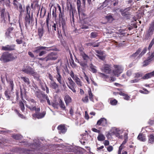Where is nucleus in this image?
Instances as JSON below:
<instances>
[{"mask_svg":"<svg viewBox=\"0 0 154 154\" xmlns=\"http://www.w3.org/2000/svg\"><path fill=\"white\" fill-rule=\"evenodd\" d=\"M17 58L13 54L7 52H4L1 55L0 60L2 62L5 63L11 61Z\"/></svg>","mask_w":154,"mask_h":154,"instance_id":"obj_1","label":"nucleus"},{"mask_svg":"<svg viewBox=\"0 0 154 154\" xmlns=\"http://www.w3.org/2000/svg\"><path fill=\"white\" fill-rule=\"evenodd\" d=\"M76 5L79 20H83L86 18V14L84 13L83 10L81 8V3L80 0H77Z\"/></svg>","mask_w":154,"mask_h":154,"instance_id":"obj_2","label":"nucleus"},{"mask_svg":"<svg viewBox=\"0 0 154 154\" xmlns=\"http://www.w3.org/2000/svg\"><path fill=\"white\" fill-rule=\"evenodd\" d=\"M67 9L69 10V16L71 23H72V22L74 23V13L76 12V10L75 8L72 7V4L70 3H67Z\"/></svg>","mask_w":154,"mask_h":154,"instance_id":"obj_3","label":"nucleus"},{"mask_svg":"<svg viewBox=\"0 0 154 154\" xmlns=\"http://www.w3.org/2000/svg\"><path fill=\"white\" fill-rule=\"evenodd\" d=\"M154 31V20L149 24V29L146 31L145 35L146 38L147 39L149 38L153 35Z\"/></svg>","mask_w":154,"mask_h":154,"instance_id":"obj_4","label":"nucleus"},{"mask_svg":"<svg viewBox=\"0 0 154 154\" xmlns=\"http://www.w3.org/2000/svg\"><path fill=\"white\" fill-rule=\"evenodd\" d=\"M15 30L13 27L8 28L6 31L5 35L6 38L8 39L12 38L15 35Z\"/></svg>","mask_w":154,"mask_h":154,"instance_id":"obj_5","label":"nucleus"},{"mask_svg":"<svg viewBox=\"0 0 154 154\" xmlns=\"http://www.w3.org/2000/svg\"><path fill=\"white\" fill-rule=\"evenodd\" d=\"M115 69L113 71V74L117 76L121 73L123 71V69L122 67L120 65H115L114 66Z\"/></svg>","mask_w":154,"mask_h":154,"instance_id":"obj_6","label":"nucleus"},{"mask_svg":"<svg viewBox=\"0 0 154 154\" xmlns=\"http://www.w3.org/2000/svg\"><path fill=\"white\" fill-rule=\"evenodd\" d=\"M22 71L24 72L29 75L35 73L34 69L29 66H26L24 67L22 69Z\"/></svg>","mask_w":154,"mask_h":154,"instance_id":"obj_7","label":"nucleus"},{"mask_svg":"<svg viewBox=\"0 0 154 154\" xmlns=\"http://www.w3.org/2000/svg\"><path fill=\"white\" fill-rule=\"evenodd\" d=\"M30 12L29 11L28 15H26L25 18V26L26 29L27 28L28 26L29 25L31 22H32L33 18V13H32L31 17H30Z\"/></svg>","mask_w":154,"mask_h":154,"instance_id":"obj_8","label":"nucleus"},{"mask_svg":"<svg viewBox=\"0 0 154 154\" xmlns=\"http://www.w3.org/2000/svg\"><path fill=\"white\" fill-rule=\"evenodd\" d=\"M15 45L12 44L7 45L2 47V50L4 51H11L15 50Z\"/></svg>","mask_w":154,"mask_h":154,"instance_id":"obj_9","label":"nucleus"},{"mask_svg":"<svg viewBox=\"0 0 154 154\" xmlns=\"http://www.w3.org/2000/svg\"><path fill=\"white\" fill-rule=\"evenodd\" d=\"M57 59V57L54 54V53L51 52L48 54L45 57V61L48 62L50 61L55 60Z\"/></svg>","mask_w":154,"mask_h":154,"instance_id":"obj_10","label":"nucleus"},{"mask_svg":"<svg viewBox=\"0 0 154 154\" xmlns=\"http://www.w3.org/2000/svg\"><path fill=\"white\" fill-rule=\"evenodd\" d=\"M131 7H129L123 10H120V12L121 13L122 16L125 17H128V16L130 15L129 11L131 9Z\"/></svg>","mask_w":154,"mask_h":154,"instance_id":"obj_11","label":"nucleus"},{"mask_svg":"<svg viewBox=\"0 0 154 154\" xmlns=\"http://www.w3.org/2000/svg\"><path fill=\"white\" fill-rule=\"evenodd\" d=\"M101 70L106 74H110L112 71V68L110 66L106 64L103 67Z\"/></svg>","mask_w":154,"mask_h":154,"instance_id":"obj_12","label":"nucleus"},{"mask_svg":"<svg viewBox=\"0 0 154 154\" xmlns=\"http://www.w3.org/2000/svg\"><path fill=\"white\" fill-rule=\"evenodd\" d=\"M97 125H101L103 126H106L107 125L106 119L104 118H100L97 121Z\"/></svg>","mask_w":154,"mask_h":154,"instance_id":"obj_13","label":"nucleus"},{"mask_svg":"<svg viewBox=\"0 0 154 154\" xmlns=\"http://www.w3.org/2000/svg\"><path fill=\"white\" fill-rule=\"evenodd\" d=\"M57 128L58 130L59 133L64 134L67 131V128L65 127L64 125H60L58 126Z\"/></svg>","mask_w":154,"mask_h":154,"instance_id":"obj_14","label":"nucleus"},{"mask_svg":"<svg viewBox=\"0 0 154 154\" xmlns=\"http://www.w3.org/2000/svg\"><path fill=\"white\" fill-rule=\"evenodd\" d=\"M45 112H44L42 113H34L32 115L33 119H35L36 118L40 119L43 118L45 115Z\"/></svg>","mask_w":154,"mask_h":154,"instance_id":"obj_15","label":"nucleus"},{"mask_svg":"<svg viewBox=\"0 0 154 154\" xmlns=\"http://www.w3.org/2000/svg\"><path fill=\"white\" fill-rule=\"evenodd\" d=\"M48 48L47 47L44 46H38L35 48V50L33 51V52L36 54H39L41 50H46V48Z\"/></svg>","mask_w":154,"mask_h":154,"instance_id":"obj_16","label":"nucleus"},{"mask_svg":"<svg viewBox=\"0 0 154 154\" xmlns=\"http://www.w3.org/2000/svg\"><path fill=\"white\" fill-rule=\"evenodd\" d=\"M44 94L42 93L41 92L39 91H36L35 93V96L38 98L41 103H43L44 102L45 100L42 98Z\"/></svg>","mask_w":154,"mask_h":154,"instance_id":"obj_17","label":"nucleus"},{"mask_svg":"<svg viewBox=\"0 0 154 154\" xmlns=\"http://www.w3.org/2000/svg\"><path fill=\"white\" fill-rule=\"evenodd\" d=\"M1 23H4V25L6 24V20H5L4 17L5 14V9H2L1 11Z\"/></svg>","mask_w":154,"mask_h":154,"instance_id":"obj_18","label":"nucleus"},{"mask_svg":"<svg viewBox=\"0 0 154 154\" xmlns=\"http://www.w3.org/2000/svg\"><path fill=\"white\" fill-rule=\"evenodd\" d=\"M78 63L80 64V65L82 67V69L83 70L84 69L87 67V61H84L78 60Z\"/></svg>","mask_w":154,"mask_h":154,"instance_id":"obj_19","label":"nucleus"},{"mask_svg":"<svg viewBox=\"0 0 154 154\" xmlns=\"http://www.w3.org/2000/svg\"><path fill=\"white\" fill-rule=\"evenodd\" d=\"M54 77L57 80L59 84H61L62 78L60 73L56 74L54 75Z\"/></svg>","mask_w":154,"mask_h":154,"instance_id":"obj_20","label":"nucleus"},{"mask_svg":"<svg viewBox=\"0 0 154 154\" xmlns=\"http://www.w3.org/2000/svg\"><path fill=\"white\" fill-rule=\"evenodd\" d=\"M64 99L66 104L67 105L71 102V97L68 95L66 96L65 97Z\"/></svg>","mask_w":154,"mask_h":154,"instance_id":"obj_21","label":"nucleus"},{"mask_svg":"<svg viewBox=\"0 0 154 154\" xmlns=\"http://www.w3.org/2000/svg\"><path fill=\"white\" fill-rule=\"evenodd\" d=\"M3 3V5H5L7 6L10 7V0H0V4Z\"/></svg>","mask_w":154,"mask_h":154,"instance_id":"obj_22","label":"nucleus"},{"mask_svg":"<svg viewBox=\"0 0 154 154\" xmlns=\"http://www.w3.org/2000/svg\"><path fill=\"white\" fill-rule=\"evenodd\" d=\"M42 89L43 91H46V92L48 94L49 92V89L47 87L46 84L45 83H42L41 84Z\"/></svg>","mask_w":154,"mask_h":154,"instance_id":"obj_23","label":"nucleus"},{"mask_svg":"<svg viewBox=\"0 0 154 154\" xmlns=\"http://www.w3.org/2000/svg\"><path fill=\"white\" fill-rule=\"evenodd\" d=\"M108 101L110 104L112 105H116L117 103V101L113 98H110L108 100Z\"/></svg>","mask_w":154,"mask_h":154,"instance_id":"obj_24","label":"nucleus"},{"mask_svg":"<svg viewBox=\"0 0 154 154\" xmlns=\"http://www.w3.org/2000/svg\"><path fill=\"white\" fill-rule=\"evenodd\" d=\"M138 139L140 141L144 142L146 141L145 136L142 134H140L137 137Z\"/></svg>","mask_w":154,"mask_h":154,"instance_id":"obj_25","label":"nucleus"},{"mask_svg":"<svg viewBox=\"0 0 154 154\" xmlns=\"http://www.w3.org/2000/svg\"><path fill=\"white\" fill-rule=\"evenodd\" d=\"M50 86L53 89L56 90L58 88L59 85L55 82L53 81L50 83Z\"/></svg>","mask_w":154,"mask_h":154,"instance_id":"obj_26","label":"nucleus"},{"mask_svg":"<svg viewBox=\"0 0 154 154\" xmlns=\"http://www.w3.org/2000/svg\"><path fill=\"white\" fill-rule=\"evenodd\" d=\"M74 80L79 87H80L82 86L83 84L82 82L81 81L80 79L78 77L76 78V79L75 78Z\"/></svg>","mask_w":154,"mask_h":154,"instance_id":"obj_27","label":"nucleus"},{"mask_svg":"<svg viewBox=\"0 0 154 154\" xmlns=\"http://www.w3.org/2000/svg\"><path fill=\"white\" fill-rule=\"evenodd\" d=\"M119 129V128H116L115 127L112 128L111 130V135H113L115 134L116 135V136L118 137L117 134L118 132Z\"/></svg>","mask_w":154,"mask_h":154,"instance_id":"obj_28","label":"nucleus"},{"mask_svg":"<svg viewBox=\"0 0 154 154\" xmlns=\"http://www.w3.org/2000/svg\"><path fill=\"white\" fill-rule=\"evenodd\" d=\"M119 94L120 95L124 97V99L126 100H128L130 99V97L126 94H125L122 92H120Z\"/></svg>","mask_w":154,"mask_h":154,"instance_id":"obj_29","label":"nucleus"},{"mask_svg":"<svg viewBox=\"0 0 154 154\" xmlns=\"http://www.w3.org/2000/svg\"><path fill=\"white\" fill-rule=\"evenodd\" d=\"M90 70L94 73H95L97 72V70L96 69V66H94L92 63L90 65Z\"/></svg>","mask_w":154,"mask_h":154,"instance_id":"obj_30","label":"nucleus"},{"mask_svg":"<svg viewBox=\"0 0 154 154\" xmlns=\"http://www.w3.org/2000/svg\"><path fill=\"white\" fill-rule=\"evenodd\" d=\"M21 79L23 81V82L27 85H29L30 84L29 79L28 78L26 77H21Z\"/></svg>","mask_w":154,"mask_h":154,"instance_id":"obj_31","label":"nucleus"},{"mask_svg":"<svg viewBox=\"0 0 154 154\" xmlns=\"http://www.w3.org/2000/svg\"><path fill=\"white\" fill-rule=\"evenodd\" d=\"M148 143L151 144L153 143L154 142V135L152 134H150L149 136Z\"/></svg>","mask_w":154,"mask_h":154,"instance_id":"obj_32","label":"nucleus"},{"mask_svg":"<svg viewBox=\"0 0 154 154\" xmlns=\"http://www.w3.org/2000/svg\"><path fill=\"white\" fill-rule=\"evenodd\" d=\"M68 83H66L67 86L68 85H75V82L73 81L70 77L68 78Z\"/></svg>","mask_w":154,"mask_h":154,"instance_id":"obj_33","label":"nucleus"},{"mask_svg":"<svg viewBox=\"0 0 154 154\" xmlns=\"http://www.w3.org/2000/svg\"><path fill=\"white\" fill-rule=\"evenodd\" d=\"M88 95L89 96V98L90 100L94 102L93 99V95L92 93L91 89L90 88H89L88 91Z\"/></svg>","mask_w":154,"mask_h":154,"instance_id":"obj_34","label":"nucleus"},{"mask_svg":"<svg viewBox=\"0 0 154 154\" xmlns=\"http://www.w3.org/2000/svg\"><path fill=\"white\" fill-rule=\"evenodd\" d=\"M98 74L99 76L100 77H101V78L104 79L105 81L106 80L108 79V78H109V76L108 75H106L104 73H103L101 72H99Z\"/></svg>","mask_w":154,"mask_h":154,"instance_id":"obj_35","label":"nucleus"},{"mask_svg":"<svg viewBox=\"0 0 154 154\" xmlns=\"http://www.w3.org/2000/svg\"><path fill=\"white\" fill-rule=\"evenodd\" d=\"M97 139L98 140L102 141L105 140V137L103 134H100L98 135Z\"/></svg>","mask_w":154,"mask_h":154,"instance_id":"obj_36","label":"nucleus"},{"mask_svg":"<svg viewBox=\"0 0 154 154\" xmlns=\"http://www.w3.org/2000/svg\"><path fill=\"white\" fill-rule=\"evenodd\" d=\"M98 34L96 32H93L91 33L90 38H95L97 37Z\"/></svg>","mask_w":154,"mask_h":154,"instance_id":"obj_37","label":"nucleus"},{"mask_svg":"<svg viewBox=\"0 0 154 154\" xmlns=\"http://www.w3.org/2000/svg\"><path fill=\"white\" fill-rule=\"evenodd\" d=\"M81 56H82L83 59V61H87V63H88V61L90 59L89 57L85 53L81 55Z\"/></svg>","mask_w":154,"mask_h":154,"instance_id":"obj_38","label":"nucleus"},{"mask_svg":"<svg viewBox=\"0 0 154 154\" xmlns=\"http://www.w3.org/2000/svg\"><path fill=\"white\" fill-rule=\"evenodd\" d=\"M12 137L16 140H19L22 138V136L18 134H14L12 136Z\"/></svg>","mask_w":154,"mask_h":154,"instance_id":"obj_39","label":"nucleus"},{"mask_svg":"<svg viewBox=\"0 0 154 154\" xmlns=\"http://www.w3.org/2000/svg\"><path fill=\"white\" fill-rule=\"evenodd\" d=\"M59 103L61 108L63 110L65 109L66 107L64 103L63 102L61 99H60L59 101Z\"/></svg>","mask_w":154,"mask_h":154,"instance_id":"obj_40","label":"nucleus"},{"mask_svg":"<svg viewBox=\"0 0 154 154\" xmlns=\"http://www.w3.org/2000/svg\"><path fill=\"white\" fill-rule=\"evenodd\" d=\"M151 73V72H149L147 74H146L143 77V79H147L149 78H150L152 77Z\"/></svg>","mask_w":154,"mask_h":154,"instance_id":"obj_41","label":"nucleus"},{"mask_svg":"<svg viewBox=\"0 0 154 154\" xmlns=\"http://www.w3.org/2000/svg\"><path fill=\"white\" fill-rule=\"evenodd\" d=\"M78 47L80 55H81L84 54L85 53L83 51L84 48L81 45H80L78 46Z\"/></svg>","mask_w":154,"mask_h":154,"instance_id":"obj_42","label":"nucleus"},{"mask_svg":"<svg viewBox=\"0 0 154 154\" xmlns=\"http://www.w3.org/2000/svg\"><path fill=\"white\" fill-rule=\"evenodd\" d=\"M106 19L109 22H111L113 20L112 16L110 15H109L106 17Z\"/></svg>","mask_w":154,"mask_h":154,"instance_id":"obj_43","label":"nucleus"},{"mask_svg":"<svg viewBox=\"0 0 154 154\" xmlns=\"http://www.w3.org/2000/svg\"><path fill=\"white\" fill-rule=\"evenodd\" d=\"M33 76H34V78L36 79L37 81L39 80V75L35 71V73L34 74H31Z\"/></svg>","mask_w":154,"mask_h":154,"instance_id":"obj_44","label":"nucleus"},{"mask_svg":"<svg viewBox=\"0 0 154 154\" xmlns=\"http://www.w3.org/2000/svg\"><path fill=\"white\" fill-rule=\"evenodd\" d=\"M5 96L6 97L7 100H8L10 99L11 97L10 96V94L9 92H8V91H5Z\"/></svg>","mask_w":154,"mask_h":154,"instance_id":"obj_45","label":"nucleus"},{"mask_svg":"<svg viewBox=\"0 0 154 154\" xmlns=\"http://www.w3.org/2000/svg\"><path fill=\"white\" fill-rule=\"evenodd\" d=\"M140 51H141V49L140 48L138 49L135 53L133 54L131 56V57H135L140 53Z\"/></svg>","mask_w":154,"mask_h":154,"instance_id":"obj_46","label":"nucleus"},{"mask_svg":"<svg viewBox=\"0 0 154 154\" xmlns=\"http://www.w3.org/2000/svg\"><path fill=\"white\" fill-rule=\"evenodd\" d=\"M19 11L20 13V15H22V13L23 12V9L22 5L20 3L19 4Z\"/></svg>","mask_w":154,"mask_h":154,"instance_id":"obj_47","label":"nucleus"},{"mask_svg":"<svg viewBox=\"0 0 154 154\" xmlns=\"http://www.w3.org/2000/svg\"><path fill=\"white\" fill-rule=\"evenodd\" d=\"M82 100L85 103H87L88 101V96L87 95L85 94V97L82 98Z\"/></svg>","mask_w":154,"mask_h":154,"instance_id":"obj_48","label":"nucleus"},{"mask_svg":"<svg viewBox=\"0 0 154 154\" xmlns=\"http://www.w3.org/2000/svg\"><path fill=\"white\" fill-rule=\"evenodd\" d=\"M19 105L21 110L23 112L25 109V107L24 103L22 102L19 103Z\"/></svg>","mask_w":154,"mask_h":154,"instance_id":"obj_49","label":"nucleus"},{"mask_svg":"<svg viewBox=\"0 0 154 154\" xmlns=\"http://www.w3.org/2000/svg\"><path fill=\"white\" fill-rule=\"evenodd\" d=\"M147 48H145L143 51L141 52V53L139 55L138 57L139 58H140V57H141L142 56L145 54L146 53V51H147Z\"/></svg>","mask_w":154,"mask_h":154,"instance_id":"obj_50","label":"nucleus"},{"mask_svg":"<svg viewBox=\"0 0 154 154\" xmlns=\"http://www.w3.org/2000/svg\"><path fill=\"white\" fill-rule=\"evenodd\" d=\"M116 80V79L114 77H110L109 78L107 79L106 80V81L109 82L114 81Z\"/></svg>","mask_w":154,"mask_h":154,"instance_id":"obj_51","label":"nucleus"},{"mask_svg":"<svg viewBox=\"0 0 154 154\" xmlns=\"http://www.w3.org/2000/svg\"><path fill=\"white\" fill-rule=\"evenodd\" d=\"M27 107L29 108L31 110L34 111L35 109V106H33V105H31L30 106H29L27 105H26Z\"/></svg>","mask_w":154,"mask_h":154,"instance_id":"obj_52","label":"nucleus"},{"mask_svg":"<svg viewBox=\"0 0 154 154\" xmlns=\"http://www.w3.org/2000/svg\"><path fill=\"white\" fill-rule=\"evenodd\" d=\"M13 4L14 5V7L16 8H18V5L19 3L17 1V0H14L13 2Z\"/></svg>","mask_w":154,"mask_h":154,"instance_id":"obj_53","label":"nucleus"},{"mask_svg":"<svg viewBox=\"0 0 154 154\" xmlns=\"http://www.w3.org/2000/svg\"><path fill=\"white\" fill-rule=\"evenodd\" d=\"M14 111L18 115V116L19 117L22 119H23L24 118V116L22 114H20L18 110H17V109H15L14 110Z\"/></svg>","mask_w":154,"mask_h":154,"instance_id":"obj_54","label":"nucleus"},{"mask_svg":"<svg viewBox=\"0 0 154 154\" xmlns=\"http://www.w3.org/2000/svg\"><path fill=\"white\" fill-rule=\"evenodd\" d=\"M127 4L129 7L131 6L134 3L133 0H128L127 2Z\"/></svg>","mask_w":154,"mask_h":154,"instance_id":"obj_55","label":"nucleus"},{"mask_svg":"<svg viewBox=\"0 0 154 154\" xmlns=\"http://www.w3.org/2000/svg\"><path fill=\"white\" fill-rule=\"evenodd\" d=\"M139 80L140 79H137L136 78H135L134 79L131 80L130 81V83H137L138 82Z\"/></svg>","mask_w":154,"mask_h":154,"instance_id":"obj_56","label":"nucleus"},{"mask_svg":"<svg viewBox=\"0 0 154 154\" xmlns=\"http://www.w3.org/2000/svg\"><path fill=\"white\" fill-rule=\"evenodd\" d=\"M96 56L100 59L102 60H104L105 58V56L103 55H96Z\"/></svg>","mask_w":154,"mask_h":154,"instance_id":"obj_57","label":"nucleus"},{"mask_svg":"<svg viewBox=\"0 0 154 154\" xmlns=\"http://www.w3.org/2000/svg\"><path fill=\"white\" fill-rule=\"evenodd\" d=\"M75 85H68V88L70 89L73 92L75 93L76 92V90L74 88Z\"/></svg>","mask_w":154,"mask_h":154,"instance_id":"obj_58","label":"nucleus"},{"mask_svg":"<svg viewBox=\"0 0 154 154\" xmlns=\"http://www.w3.org/2000/svg\"><path fill=\"white\" fill-rule=\"evenodd\" d=\"M43 35V31L41 29H38V35L40 38H41Z\"/></svg>","mask_w":154,"mask_h":154,"instance_id":"obj_59","label":"nucleus"},{"mask_svg":"<svg viewBox=\"0 0 154 154\" xmlns=\"http://www.w3.org/2000/svg\"><path fill=\"white\" fill-rule=\"evenodd\" d=\"M23 38H20L19 39H17L16 40V42L18 44H20L22 43Z\"/></svg>","mask_w":154,"mask_h":154,"instance_id":"obj_60","label":"nucleus"},{"mask_svg":"<svg viewBox=\"0 0 154 154\" xmlns=\"http://www.w3.org/2000/svg\"><path fill=\"white\" fill-rule=\"evenodd\" d=\"M83 73L84 75V78H85V79L86 80L88 83V84H89L90 83V82H89L88 77L87 76L85 72H83Z\"/></svg>","mask_w":154,"mask_h":154,"instance_id":"obj_61","label":"nucleus"},{"mask_svg":"<svg viewBox=\"0 0 154 154\" xmlns=\"http://www.w3.org/2000/svg\"><path fill=\"white\" fill-rule=\"evenodd\" d=\"M52 15L53 17L56 18L57 17L56 14V9L55 8L54 9H53L52 11Z\"/></svg>","mask_w":154,"mask_h":154,"instance_id":"obj_62","label":"nucleus"},{"mask_svg":"<svg viewBox=\"0 0 154 154\" xmlns=\"http://www.w3.org/2000/svg\"><path fill=\"white\" fill-rule=\"evenodd\" d=\"M96 52L97 54V55H103L104 54V51H96Z\"/></svg>","mask_w":154,"mask_h":154,"instance_id":"obj_63","label":"nucleus"},{"mask_svg":"<svg viewBox=\"0 0 154 154\" xmlns=\"http://www.w3.org/2000/svg\"><path fill=\"white\" fill-rule=\"evenodd\" d=\"M142 76V74L141 73H137L135 74V75L134 78L137 79H139L140 77H141Z\"/></svg>","mask_w":154,"mask_h":154,"instance_id":"obj_64","label":"nucleus"}]
</instances>
